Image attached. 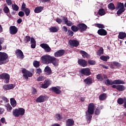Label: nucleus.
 I'll return each instance as SVG.
<instances>
[{"label":"nucleus","instance_id":"cd10ccee","mask_svg":"<svg viewBox=\"0 0 126 126\" xmlns=\"http://www.w3.org/2000/svg\"><path fill=\"white\" fill-rule=\"evenodd\" d=\"M10 104L13 108L16 107L17 102H16V100H15L14 98H11L10 99Z\"/></svg>","mask_w":126,"mask_h":126},{"label":"nucleus","instance_id":"1a4fd4ad","mask_svg":"<svg viewBox=\"0 0 126 126\" xmlns=\"http://www.w3.org/2000/svg\"><path fill=\"white\" fill-rule=\"evenodd\" d=\"M80 72L82 73V74H83L84 75L89 76L90 75V74H91V72H90V69L88 68L82 69Z\"/></svg>","mask_w":126,"mask_h":126},{"label":"nucleus","instance_id":"de8ad7c7","mask_svg":"<svg viewBox=\"0 0 126 126\" xmlns=\"http://www.w3.org/2000/svg\"><path fill=\"white\" fill-rule=\"evenodd\" d=\"M33 64L35 67H39V66H40V62L38 61H34Z\"/></svg>","mask_w":126,"mask_h":126},{"label":"nucleus","instance_id":"680f3d73","mask_svg":"<svg viewBox=\"0 0 126 126\" xmlns=\"http://www.w3.org/2000/svg\"><path fill=\"white\" fill-rule=\"evenodd\" d=\"M6 2H7L8 5H11L12 4V1L11 0H6Z\"/></svg>","mask_w":126,"mask_h":126},{"label":"nucleus","instance_id":"f03ea898","mask_svg":"<svg viewBox=\"0 0 126 126\" xmlns=\"http://www.w3.org/2000/svg\"><path fill=\"white\" fill-rule=\"evenodd\" d=\"M8 62V55L4 52H0V65L5 64Z\"/></svg>","mask_w":126,"mask_h":126},{"label":"nucleus","instance_id":"393cba45","mask_svg":"<svg viewBox=\"0 0 126 126\" xmlns=\"http://www.w3.org/2000/svg\"><path fill=\"white\" fill-rule=\"evenodd\" d=\"M31 48L32 49H35L36 48V41H35V39L34 38L32 37L31 38Z\"/></svg>","mask_w":126,"mask_h":126},{"label":"nucleus","instance_id":"a19ab883","mask_svg":"<svg viewBox=\"0 0 126 126\" xmlns=\"http://www.w3.org/2000/svg\"><path fill=\"white\" fill-rule=\"evenodd\" d=\"M99 100H101V101H104L106 99V94H103L99 95Z\"/></svg>","mask_w":126,"mask_h":126},{"label":"nucleus","instance_id":"c03bdc74","mask_svg":"<svg viewBox=\"0 0 126 126\" xmlns=\"http://www.w3.org/2000/svg\"><path fill=\"white\" fill-rule=\"evenodd\" d=\"M112 64H113V65H115V66H116V67H121V63L117 62H112Z\"/></svg>","mask_w":126,"mask_h":126},{"label":"nucleus","instance_id":"69168bd1","mask_svg":"<svg viewBox=\"0 0 126 126\" xmlns=\"http://www.w3.org/2000/svg\"><path fill=\"white\" fill-rule=\"evenodd\" d=\"M36 73L38 74H40V73H42V69L40 68L36 69Z\"/></svg>","mask_w":126,"mask_h":126},{"label":"nucleus","instance_id":"7ed1b4c3","mask_svg":"<svg viewBox=\"0 0 126 126\" xmlns=\"http://www.w3.org/2000/svg\"><path fill=\"white\" fill-rule=\"evenodd\" d=\"M13 115L15 118H18L20 116H23L25 114V109L23 108H19L13 110Z\"/></svg>","mask_w":126,"mask_h":126},{"label":"nucleus","instance_id":"e433bc0d","mask_svg":"<svg viewBox=\"0 0 126 126\" xmlns=\"http://www.w3.org/2000/svg\"><path fill=\"white\" fill-rule=\"evenodd\" d=\"M108 7L109 9H111V10H114L116 8V7H115V5L113 3H110L108 4Z\"/></svg>","mask_w":126,"mask_h":126},{"label":"nucleus","instance_id":"0e129e2a","mask_svg":"<svg viewBox=\"0 0 126 126\" xmlns=\"http://www.w3.org/2000/svg\"><path fill=\"white\" fill-rule=\"evenodd\" d=\"M63 22H64V24H65L66 23V22L68 21V20H67V18L65 17H63Z\"/></svg>","mask_w":126,"mask_h":126},{"label":"nucleus","instance_id":"aec40b11","mask_svg":"<svg viewBox=\"0 0 126 126\" xmlns=\"http://www.w3.org/2000/svg\"><path fill=\"white\" fill-rule=\"evenodd\" d=\"M51 81L45 80L44 81V84L41 86V88L45 89L46 88H48V87H49V86L51 85Z\"/></svg>","mask_w":126,"mask_h":126},{"label":"nucleus","instance_id":"a878e982","mask_svg":"<svg viewBox=\"0 0 126 126\" xmlns=\"http://www.w3.org/2000/svg\"><path fill=\"white\" fill-rule=\"evenodd\" d=\"M84 82L87 85H90L92 84V79L90 77H88L84 80Z\"/></svg>","mask_w":126,"mask_h":126},{"label":"nucleus","instance_id":"dca6fc26","mask_svg":"<svg viewBox=\"0 0 126 126\" xmlns=\"http://www.w3.org/2000/svg\"><path fill=\"white\" fill-rule=\"evenodd\" d=\"M16 55L19 59H21L22 60L24 58V55H23V52L21 50L18 49L16 51Z\"/></svg>","mask_w":126,"mask_h":126},{"label":"nucleus","instance_id":"6ab92c4d","mask_svg":"<svg viewBox=\"0 0 126 126\" xmlns=\"http://www.w3.org/2000/svg\"><path fill=\"white\" fill-rule=\"evenodd\" d=\"M97 33L100 36H106L107 35V31L104 29H101L98 30Z\"/></svg>","mask_w":126,"mask_h":126},{"label":"nucleus","instance_id":"0eeeda50","mask_svg":"<svg viewBox=\"0 0 126 126\" xmlns=\"http://www.w3.org/2000/svg\"><path fill=\"white\" fill-rule=\"evenodd\" d=\"M0 78L1 79H5V83H8V82H9L10 76H9V74L4 73L0 75Z\"/></svg>","mask_w":126,"mask_h":126},{"label":"nucleus","instance_id":"473e14b6","mask_svg":"<svg viewBox=\"0 0 126 126\" xmlns=\"http://www.w3.org/2000/svg\"><path fill=\"white\" fill-rule=\"evenodd\" d=\"M113 84H116L117 85L120 84H125V82L121 80H115L113 81Z\"/></svg>","mask_w":126,"mask_h":126},{"label":"nucleus","instance_id":"37998d69","mask_svg":"<svg viewBox=\"0 0 126 126\" xmlns=\"http://www.w3.org/2000/svg\"><path fill=\"white\" fill-rule=\"evenodd\" d=\"M23 11H24V12H25L26 16H28V15L30 14L31 11L30 9L28 8H26V9L24 10Z\"/></svg>","mask_w":126,"mask_h":126},{"label":"nucleus","instance_id":"c756f323","mask_svg":"<svg viewBox=\"0 0 126 126\" xmlns=\"http://www.w3.org/2000/svg\"><path fill=\"white\" fill-rule=\"evenodd\" d=\"M126 37V32H121L119 33L118 35L119 39H121L122 40L123 39H125Z\"/></svg>","mask_w":126,"mask_h":126},{"label":"nucleus","instance_id":"39448f33","mask_svg":"<svg viewBox=\"0 0 126 126\" xmlns=\"http://www.w3.org/2000/svg\"><path fill=\"white\" fill-rule=\"evenodd\" d=\"M116 9L118 10L117 12V14L118 15H121V14L123 13V12H125V10H126L124 3L122 2L118 3Z\"/></svg>","mask_w":126,"mask_h":126},{"label":"nucleus","instance_id":"9b49d317","mask_svg":"<svg viewBox=\"0 0 126 126\" xmlns=\"http://www.w3.org/2000/svg\"><path fill=\"white\" fill-rule=\"evenodd\" d=\"M96 78L98 79V81H104L105 79H107L108 77L106 75L103 74H99L96 75Z\"/></svg>","mask_w":126,"mask_h":126},{"label":"nucleus","instance_id":"79ce46f5","mask_svg":"<svg viewBox=\"0 0 126 126\" xmlns=\"http://www.w3.org/2000/svg\"><path fill=\"white\" fill-rule=\"evenodd\" d=\"M71 29L72 31H73V32H77V31H78V30H79V28H78L77 27H76L75 26H72L71 27Z\"/></svg>","mask_w":126,"mask_h":126},{"label":"nucleus","instance_id":"c9c22d12","mask_svg":"<svg viewBox=\"0 0 126 126\" xmlns=\"http://www.w3.org/2000/svg\"><path fill=\"white\" fill-rule=\"evenodd\" d=\"M100 59L101 61H103V62H107L110 59V57L102 56L100 57Z\"/></svg>","mask_w":126,"mask_h":126},{"label":"nucleus","instance_id":"7c9ffc66","mask_svg":"<svg viewBox=\"0 0 126 126\" xmlns=\"http://www.w3.org/2000/svg\"><path fill=\"white\" fill-rule=\"evenodd\" d=\"M117 90L122 92L126 90V87L124 85H117Z\"/></svg>","mask_w":126,"mask_h":126},{"label":"nucleus","instance_id":"f257e3e1","mask_svg":"<svg viewBox=\"0 0 126 126\" xmlns=\"http://www.w3.org/2000/svg\"><path fill=\"white\" fill-rule=\"evenodd\" d=\"M94 114V104L91 103L88 106V110L86 112V118L89 124L91 122L92 115Z\"/></svg>","mask_w":126,"mask_h":126},{"label":"nucleus","instance_id":"72a5a7b5","mask_svg":"<svg viewBox=\"0 0 126 126\" xmlns=\"http://www.w3.org/2000/svg\"><path fill=\"white\" fill-rule=\"evenodd\" d=\"M50 32L52 33H56V32H58L59 31V28H57L56 27H52L49 29Z\"/></svg>","mask_w":126,"mask_h":126},{"label":"nucleus","instance_id":"ea45409f","mask_svg":"<svg viewBox=\"0 0 126 126\" xmlns=\"http://www.w3.org/2000/svg\"><path fill=\"white\" fill-rule=\"evenodd\" d=\"M98 14L99 15H105L106 14V12H105V10L104 9H100L98 11Z\"/></svg>","mask_w":126,"mask_h":126},{"label":"nucleus","instance_id":"b1692460","mask_svg":"<svg viewBox=\"0 0 126 126\" xmlns=\"http://www.w3.org/2000/svg\"><path fill=\"white\" fill-rule=\"evenodd\" d=\"M44 9V7L43 6H38L35 8L34 12L35 13H40Z\"/></svg>","mask_w":126,"mask_h":126},{"label":"nucleus","instance_id":"9d476101","mask_svg":"<svg viewBox=\"0 0 126 126\" xmlns=\"http://www.w3.org/2000/svg\"><path fill=\"white\" fill-rule=\"evenodd\" d=\"M50 90L55 92L56 94H61L62 91H61V87H52L50 88Z\"/></svg>","mask_w":126,"mask_h":126},{"label":"nucleus","instance_id":"412c9836","mask_svg":"<svg viewBox=\"0 0 126 126\" xmlns=\"http://www.w3.org/2000/svg\"><path fill=\"white\" fill-rule=\"evenodd\" d=\"M78 63L81 66L85 67L87 65V61L85 60L80 59L78 60Z\"/></svg>","mask_w":126,"mask_h":126},{"label":"nucleus","instance_id":"f704fd0d","mask_svg":"<svg viewBox=\"0 0 126 126\" xmlns=\"http://www.w3.org/2000/svg\"><path fill=\"white\" fill-rule=\"evenodd\" d=\"M104 54V49L102 47H100L99 50L96 52L97 56H101V55H103Z\"/></svg>","mask_w":126,"mask_h":126},{"label":"nucleus","instance_id":"774afa93","mask_svg":"<svg viewBox=\"0 0 126 126\" xmlns=\"http://www.w3.org/2000/svg\"><path fill=\"white\" fill-rule=\"evenodd\" d=\"M3 112H4V109L0 107V115H1V114H3Z\"/></svg>","mask_w":126,"mask_h":126},{"label":"nucleus","instance_id":"2eb2a0df","mask_svg":"<svg viewBox=\"0 0 126 126\" xmlns=\"http://www.w3.org/2000/svg\"><path fill=\"white\" fill-rule=\"evenodd\" d=\"M69 44L71 47H78L79 46V41L76 40H71L69 41Z\"/></svg>","mask_w":126,"mask_h":126},{"label":"nucleus","instance_id":"6e6d98bb","mask_svg":"<svg viewBox=\"0 0 126 126\" xmlns=\"http://www.w3.org/2000/svg\"><path fill=\"white\" fill-rule=\"evenodd\" d=\"M65 24H66L67 26H71L72 25H73V23L70 22V21H67Z\"/></svg>","mask_w":126,"mask_h":126},{"label":"nucleus","instance_id":"603ef678","mask_svg":"<svg viewBox=\"0 0 126 126\" xmlns=\"http://www.w3.org/2000/svg\"><path fill=\"white\" fill-rule=\"evenodd\" d=\"M45 79V77L44 76H39L37 80V81H43Z\"/></svg>","mask_w":126,"mask_h":126},{"label":"nucleus","instance_id":"338daca9","mask_svg":"<svg viewBox=\"0 0 126 126\" xmlns=\"http://www.w3.org/2000/svg\"><path fill=\"white\" fill-rule=\"evenodd\" d=\"M63 30L64 32H67V28L65 26H63Z\"/></svg>","mask_w":126,"mask_h":126},{"label":"nucleus","instance_id":"bb28decb","mask_svg":"<svg viewBox=\"0 0 126 126\" xmlns=\"http://www.w3.org/2000/svg\"><path fill=\"white\" fill-rule=\"evenodd\" d=\"M51 63H53L55 66L59 65V59L54 57V59L51 60Z\"/></svg>","mask_w":126,"mask_h":126},{"label":"nucleus","instance_id":"052dcab7","mask_svg":"<svg viewBox=\"0 0 126 126\" xmlns=\"http://www.w3.org/2000/svg\"><path fill=\"white\" fill-rule=\"evenodd\" d=\"M68 34L69 36H71V37H72V36H73V32L68 30Z\"/></svg>","mask_w":126,"mask_h":126},{"label":"nucleus","instance_id":"6e6552de","mask_svg":"<svg viewBox=\"0 0 126 126\" xmlns=\"http://www.w3.org/2000/svg\"><path fill=\"white\" fill-rule=\"evenodd\" d=\"M22 73H23V76L26 78V79H28V77H31L33 74L28 70H26V69H23L22 70Z\"/></svg>","mask_w":126,"mask_h":126},{"label":"nucleus","instance_id":"4c0bfd02","mask_svg":"<svg viewBox=\"0 0 126 126\" xmlns=\"http://www.w3.org/2000/svg\"><path fill=\"white\" fill-rule=\"evenodd\" d=\"M5 107H6V109L8 112H11V110H12V107H11V105L9 104H6Z\"/></svg>","mask_w":126,"mask_h":126},{"label":"nucleus","instance_id":"58836bf2","mask_svg":"<svg viewBox=\"0 0 126 126\" xmlns=\"http://www.w3.org/2000/svg\"><path fill=\"white\" fill-rule=\"evenodd\" d=\"M12 8L15 11H18V9H19V7L16 4L12 5Z\"/></svg>","mask_w":126,"mask_h":126},{"label":"nucleus","instance_id":"5701e85b","mask_svg":"<svg viewBox=\"0 0 126 126\" xmlns=\"http://www.w3.org/2000/svg\"><path fill=\"white\" fill-rule=\"evenodd\" d=\"M74 125V121L72 119H67L66 122V126H72Z\"/></svg>","mask_w":126,"mask_h":126},{"label":"nucleus","instance_id":"20e7f679","mask_svg":"<svg viewBox=\"0 0 126 126\" xmlns=\"http://www.w3.org/2000/svg\"><path fill=\"white\" fill-rule=\"evenodd\" d=\"M54 57L51 56L49 55H46L43 56L41 57V60L43 63H46V64H49L52 63V60H54Z\"/></svg>","mask_w":126,"mask_h":126},{"label":"nucleus","instance_id":"ddd939ff","mask_svg":"<svg viewBox=\"0 0 126 126\" xmlns=\"http://www.w3.org/2000/svg\"><path fill=\"white\" fill-rule=\"evenodd\" d=\"M65 52V51H64V50H60L54 53V56L56 58H59V57H62L63 56Z\"/></svg>","mask_w":126,"mask_h":126},{"label":"nucleus","instance_id":"f8f14e48","mask_svg":"<svg viewBox=\"0 0 126 126\" xmlns=\"http://www.w3.org/2000/svg\"><path fill=\"white\" fill-rule=\"evenodd\" d=\"M79 30H80V32H84V31H86L87 29V26L85 24H79L77 25Z\"/></svg>","mask_w":126,"mask_h":126},{"label":"nucleus","instance_id":"2f4dec72","mask_svg":"<svg viewBox=\"0 0 126 126\" xmlns=\"http://www.w3.org/2000/svg\"><path fill=\"white\" fill-rule=\"evenodd\" d=\"M106 85H113L114 84V81L109 80V79H105L104 82Z\"/></svg>","mask_w":126,"mask_h":126},{"label":"nucleus","instance_id":"c85d7f7f","mask_svg":"<svg viewBox=\"0 0 126 126\" xmlns=\"http://www.w3.org/2000/svg\"><path fill=\"white\" fill-rule=\"evenodd\" d=\"M44 71L46 74H47V75H49V74H51V73H52V70L51 69V68L49 67V66L45 67Z\"/></svg>","mask_w":126,"mask_h":126},{"label":"nucleus","instance_id":"423d86ee","mask_svg":"<svg viewBox=\"0 0 126 126\" xmlns=\"http://www.w3.org/2000/svg\"><path fill=\"white\" fill-rule=\"evenodd\" d=\"M41 48L43 49L46 53H50L52 51V49L49 46V44L47 43H42L40 45Z\"/></svg>","mask_w":126,"mask_h":126},{"label":"nucleus","instance_id":"4468645a","mask_svg":"<svg viewBox=\"0 0 126 126\" xmlns=\"http://www.w3.org/2000/svg\"><path fill=\"white\" fill-rule=\"evenodd\" d=\"M10 33L11 35H14L17 33V31H18V29L15 26H11L9 28Z\"/></svg>","mask_w":126,"mask_h":126},{"label":"nucleus","instance_id":"a211bd4d","mask_svg":"<svg viewBox=\"0 0 126 126\" xmlns=\"http://www.w3.org/2000/svg\"><path fill=\"white\" fill-rule=\"evenodd\" d=\"M46 101V96L45 95H40L36 99L37 103H43Z\"/></svg>","mask_w":126,"mask_h":126},{"label":"nucleus","instance_id":"a18cd8bd","mask_svg":"<svg viewBox=\"0 0 126 126\" xmlns=\"http://www.w3.org/2000/svg\"><path fill=\"white\" fill-rule=\"evenodd\" d=\"M3 10L4 13L7 14L9 13V8H8V7H7V6L4 7Z\"/></svg>","mask_w":126,"mask_h":126},{"label":"nucleus","instance_id":"49530a36","mask_svg":"<svg viewBox=\"0 0 126 126\" xmlns=\"http://www.w3.org/2000/svg\"><path fill=\"white\" fill-rule=\"evenodd\" d=\"M117 102L119 105H123L124 104V99L123 98H119L117 100Z\"/></svg>","mask_w":126,"mask_h":126},{"label":"nucleus","instance_id":"5fc2aeb1","mask_svg":"<svg viewBox=\"0 0 126 126\" xmlns=\"http://www.w3.org/2000/svg\"><path fill=\"white\" fill-rule=\"evenodd\" d=\"M26 8H27L26 7V4H25V3L23 2L22 5V7H21V9L22 10H24L25 9H26Z\"/></svg>","mask_w":126,"mask_h":126},{"label":"nucleus","instance_id":"bf43d9fd","mask_svg":"<svg viewBox=\"0 0 126 126\" xmlns=\"http://www.w3.org/2000/svg\"><path fill=\"white\" fill-rule=\"evenodd\" d=\"M56 22L59 23V24H61L63 22V20L62 19H60V18H57L56 19Z\"/></svg>","mask_w":126,"mask_h":126},{"label":"nucleus","instance_id":"13d9d810","mask_svg":"<svg viewBox=\"0 0 126 126\" xmlns=\"http://www.w3.org/2000/svg\"><path fill=\"white\" fill-rule=\"evenodd\" d=\"M96 27H98V28H105V26H104L103 24H97Z\"/></svg>","mask_w":126,"mask_h":126},{"label":"nucleus","instance_id":"3c124183","mask_svg":"<svg viewBox=\"0 0 126 126\" xmlns=\"http://www.w3.org/2000/svg\"><path fill=\"white\" fill-rule=\"evenodd\" d=\"M88 63H89V64H92V65H94V64H95L96 63V62L93 60H89Z\"/></svg>","mask_w":126,"mask_h":126},{"label":"nucleus","instance_id":"8fccbe9b","mask_svg":"<svg viewBox=\"0 0 126 126\" xmlns=\"http://www.w3.org/2000/svg\"><path fill=\"white\" fill-rule=\"evenodd\" d=\"M2 100L3 101V103H7V102H8V99H7V98L4 96H2L1 97Z\"/></svg>","mask_w":126,"mask_h":126},{"label":"nucleus","instance_id":"4be33fe9","mask_svg":"<svg viewBox=\"0 0 126 126\" xmlns=\"http://www.w3.org/2000/svg\"><path fill=\"white\" fill-rule=\"evenodd\" d=\"M80 52L81 54H82V56L84 59H85V58H86V59H90V55L88 54L87 52L83 50H81Z\"/></svg>","mask_w":126,"mask_h":126},{"label":"nucleus","instance_id":"4d7b16f0","mask_svg":"<svg viewBox=\"0 0 126 126\" xmlns=\"http://www.w3.org/2000/svg\"><path fill=\"white\" fill-rule=\"evenodd\" d=\"M18 15L20 17H23V16H24V15H25V13H24L23 11H20L18 13Z\"/></svg>","mask_w":126,"mask_h":126},{"label":"nucleus","instance_id":"864d4df0","mask_svg":"<svg viewBox=\"0 0 126 126\" xmlns=\"http://www.w3.org/2000/svg\"><path fill=\"white\" fill-rule=\"evenodd\" d=\"M56 118L57 119V120H62L63 119V117L60 114H57L55 116Z\"/></svg>","mask_w":126,"mask_h":126},{"label":"nucleus","instance_id":"e2e57ef3","mask_svg":"<svg viewBox=\"0 0 126 126\" xmlns=\"http://www.w3.org/2000/svg\"><path fill=\"white\" fill-rule=\"evenodd\" d=\"M30 39H31L30 36H26L25 40L26 42H29L30 41Z\"/></svg>","mask_w":126,"mask_h":126},{"label":"nucleus","instance_id":"09e8293b","mask_svg":"<svg viewBox=\"0 0 126 126\" xmlns=\"http://www.w3.org/2000/svg\"><path fill=\"white\" fill-rule=\"evenodd\" d=\"M102 108H100V107H97L95 111V115H99L100 114V110H101Z\"/></svg>","mask_w":126,"mask_h":126},{"label":"nucleus","instance_id":"f3484780","mask_svg":"<svg viewBox=\"0 0 126 126\" xmlns=\"http://www.w3.org/2000/svg\"><path fill=\"white\" fill-rule=\"evenodd\" d=\"M15 87V85L13 84H10L9 85H4L3 87L4 90H10V89H13Z\"/></svg>","mask_w":126,"mask_h":126}]
</instances>
